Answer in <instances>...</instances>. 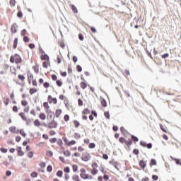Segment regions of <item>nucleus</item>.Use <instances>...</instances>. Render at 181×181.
<instances>
[{
    "label": "nucleus",
    "mask_w": 181,
    "mask_h": 181,
    "mask_svg": "<svg viewBox=\"0 0 181 181\" xmlns=\"http://www.w3.org/2000/svg\"><path fill=\"white\" fill-rule=\"evenodd\" d=\"M11 63H16V64H19V63H22V57L18 54H15L14 55H11L10 57Z\"/></svg>",
    "instance_id": "f257e3e1"
},
{
    "label": "nucleus",
    "mask_w": 181,
    "mask_h": 181,
    "mask_svg": "<svg viewBox=\"0 0 181 181\" xmlns=\"http://www.w3.org/2000/svg\"><path fill=\"white\" fill-rule=\"evenodd\" d=\"M128 141H129V142H128ZM128 141L124 137H120L119 139V142H120V144H125L127 146H131V145H132V139H129Z\"/></svg>",
    "instance_id": "f03ea898"
},
{
    "label": "nucleus",
    "mask_w": 181,
    "mask_h": 181,
    "mask_svg": "<svg viewBox=\"0 0 181 181\" xmlns=\"http://www.w3.org/2000/svg\"><path fill=\"white\" fill-rule=\"evenodd\" d=\"M139 145L141 146H143V148H147V149H152V143L148 144L146 141H141Z\"/></svg>",
    "instance_id": "7ed1b4c3"
},
{
    "label": "nucleus",
    "mask_w": 181,
    "mask_h": 181,
    "mask_svg": "<svg viewBox=\"0 0 181 181\" xmlns=\"http://www.w3.org/2000/svg\"><path fill=\"white\" fill-rule=\"evenodd\" d=\"M81 159L83 160V162H88V160L91 159V156H90V153L87 152L83 153Z\"/></svg>",
    "instance_id": "20e7f679"
},
{
    "label": "nucleus",
    "mask_w": 181,
    "mask_h": 181,
    "mask_svg": "<svg viewBox=\"0 0 181 181\" xmlns=\"http://www.w3.org/2000/svg\"><path fill=\"white\" fill-rule=\"evenodd\" d=\"M58 124L57 123L56 121L52 120L48 125L49 129H52V128H57Z\"/></svg>",
    "instance_id": "39448f33"
},
{
    "label": "nucleus",
    "mask_w": 181,
    "mask_h": 181,
    "mask_svg": "<svg viewBox=\"0 0 181 181\" xmlns=\"http://www.w3.org/2000/svg\"><path fill=\"white\" fill-rule=\"evenodd\" d=\"M11 33H16L18 32V25H16V23H13L11 25Z\"/></svg>",
    "instance_id": "423d86ee"
},
{
    "label": "nucleus",
    "mask_w": 181,
    "mask_h": 181,
    "mask_svg": "<svg viewBox=\"0 0 181 181\" xmlns=\"http://www.w3.org/2000/svg\"><path fill=\"white\" fill-rule=\"evenodd\" d=\"M16 151L18 156H23V151H22V147L17 146Z\"/></svg>",
    "instance_id": "0eeeda50"
},
{
    "label": "nucleus",
    "mask_w": 181,
    "mask_h": 181,
    "mask_svg": "<svg viewBox=\"0 0 181 181\" xmlns=\"http://www.w3.org/2000/svg\"><path fill=\"white\" fill-rule=\"evenodd\" d=\"M41 60H45V62H49L50 58L49 57V55H47L46 53H44V55L41 56Z\"/></svg>",
    "instance_id": "6e6552de"
},
{
    "label": "nucleus",
    "mask_w": 181,
    "mask_h": 181,
    "mask_svg": "<svg viewBox=\"0 0 181 181\" xmlns=\"http://www.w3.org/2000/svg\"><path fill=\"white\" fill-rule=\"evenodd\" d=\"M139 166L144 170V169H145V168H146V163H145V161L144 160H141L139 161Z\"/></svg>",
    "instance_id": "1a4fd4ad"
},
{
    "label": "nucleus",
    "mask_w": 181,
    "mask_h": 181,
    "mask_svg": "<svg viewBox=\"0 0 181 181\" xmlns=\"http://www.w3.org/2000/svg\"><path fill=\"white\" fill-rule=\"evenodd\" d=\"M23 121H26V125H30V124H32V121H33V119H28V117H26V116H23Z\"/></svg>",
    "instance_id": "9d476101"
},
{
    "label": "nucleus",
    "mask_w": 181,
    "mask_h": 181,
    "mask_svg": "<svg viewBox=\"0 0 181 181\" xmlns=\"http://www.w3.org/2000/svg\"><path fill=\"white\" fill-rule=\"evenodd\" d=\"M48 100H52L53 104H57V98H52V95H48Z\"/></svg>",
    "instance_id": "9b49d317"
},
{
    "label": "nucleus",
    "mask_w": 181,
    "mask_h": 181,
    "mask_svg": "<svg viewBox=\"0 0 181 181\" xmlns=\"http://www.w3.org/2000/svg\"><path fill=\"white\" fill-rule=\"evenodd\" d=\"M47 112L48 114L47 116V119H52L53 117V112H52V110H47Z\"/></svg>",
    "instance_id": "f8f14e48"
},
{
    "label": "nucleus",
    "mask_w": 181,
    "mask_h": 181,
    "mask_svg": "<svg viewBox=\"0 0 181 181\" xmlns=\"http://www.w3.org/2000/svg\"><path fill=\"white\" fill-rule=\"evenodd\" d=\"M71 10L73 11L74 13H78V10H77V7L75 5H71Z\"/></svg>",
    "instance_id": "ddd939ff"
},
{
    "label": "nucleus",
    "mask_w": 181,
    "mask_h": 181,
    "mask_svg": "<svg viewBox=\"0 0 181 181\" xmlns=\"http://www.w3.org/2000/svg\"><path fill=\"white\" fill-rule=\"evenodd\" d=\"M18 37H16L15 39H14V41H13V49H16V47H18Z\"/></svg>",
    "instance_id": "4468645a"
},
{
    "label": "nucleus",
    "mask_w": 181,
    "mask_h": 181,
    "mask_svg": "<svg viewBox=\"0 0 181 181\" xmlns=\"http://www.w3.org/2000/svg\"><path fill=\"white\" fill-rule=\"evenodd\" d=\"M131 139L133 142H138L139 141V139L136 137V136H134V134L131 135Z\"/></svg>",
    "instance_id": "2eb2a0df"
},
{
    "label": "nucleus",
    "mask_w": 181,
    "mask_h": 181,
    "mask_svg": "<svg viewBox=\"0 0 181 181\" xmlns=\"http://www.w3.org/2000/svg\"><path fill=\"white\" fill-rule=\"evenodd\" d=\"M33 69L36 74L39 73V64H36L35 66H33Z\"/></svg>",
    "instance_id": "dca6fc26"
},
{
    "label": "nucleus",
    "mask_w": 181,
    "mask_h": 181,
    "mask_svg": "<svg viewBox=\"0 0 181 181\" xmlns=\"http://www.w3.org/2000/svg\"><path fill=\"white\" fill-rule=\"evenodd\" d=\"M62 114V109H57L55 112V117L57 118H59L60 117V115Z\"/></svg>",
    "instance_id": "f3484780"
},
{
    "label": "nucleus",
    "mask_w": 181,
    "mask_h": 181,
    "mask_svg": "<svg viewBox=\"0 0 181 181\" xmlns=\"http://www.w3.org/2000/svg\"><path fill=\"white\" fill-rule=\"evenodd\" d=\"M48 66H50V62L47 61L42 63V67H44V69H47Z\"/></svg>",
    "instance_id": "a211bd4d"
},
{
    "label": "nucleus",
    "mask_w": 181,
    "mask_h": 181,
    "mask_svg": "<svg viewBox=\"0 0 181 181\" xmlns=\"http://www.w3.org/2000/svg\"><path fill=\"white\" fill-rule=\"evenodd\" d=\"M157 164V162H156V160L154 159V158H152L150 161V166L152 167V166H155Z\"/></svg>",
    "instance_id": "6ab92c4d"
},
{
    "label": "nucleus",
    "mask_w": 181,
    "mask_h": 181,
    "mask_svg": "<svg viewBox=\"0 0 181 181\" xmlns=\"http://www.w3.org/2000/svg\"><path fill=\"white\" fill-rule=\"evenodd\" d=\"M80 176L81 179H83L84 180L88 179V174L81 173Z\"/></svg>",
    "instance_id": "aec40b11"
},
{
    "label": "nucleus",
    "mask_w": 181,
    "mask_h": 181,
    "mask_svg": "<svg viewBox=\"0 0 181 181\" xmlns=\"http://www.w3.org/2000/svg\"><path fill=\"white\" fill-rule=\"evenodd\" d=\"M35 93H37V89H36V88H32L30 89V94L31 95H33V94H35Z\"/></svg>",
    "instance_id": "412c9836"
},
{
    "label": "nucleus",
    "mask_w": 181,
    "mask_h": 181,
    "mask_svg": "<svg viewBox=\"0 0 181 181\" xmlns=\"http://www.w3.org/2000/svg\"><path fill=\"white\" fill-rule=\"evenodd\" d=\"M91 111L89 110L88 108H85L83 111H82V114L83 115H86L87 114H90Z\"/></svg>",
    "instance_id": "4be33fe9"
},
{
    "label": "nucleus",
    "mask_w": 181,
    "mask_h": 181,
    "mask_svg": "<svg viewBox=\"0 0 181 181\" xmlns=\"http://www.w3.org/2000/svg\"><path fill=\"white\" fill-rule=\"evenodd\" d=\"M34 125H35V127H40L42 125V124L40 123V121H39V119H36L34 121Z\"/></svg>",
    "instance_id": "5701e85b"
},
{
    "label": "nucleus",
    "mask_w": 181,
    "mask_h": 181,
    "mask_svg": "<svg viewBox=\"0 0 181 181\" xmlns=\"http://www.w3.org/2000/svg\"><path fill=\"white\" fill-rule=\"evenodd\" d=\"M9 131H10V132H11L12 134H15V132H16V127H15V126H11V127L9 128Z\"/></svg>",
    "instance_id": "b1692460"
},
{
    "label": "nucleus",
    "mask_w": 181,
    "mask_h": 181,
    "mask_svg": "<svg viewBox=\"0 0 181 181\" xmlns=\"http://www.w3.org/2000/svg\"><path fill=\"white\" fill-rule=\"evenodd\" d=\"M97 173H98V170L95 168H93L91 170V175H93V176H95Z\"/></svg>",
    "instance_id": "393cba45"
},
{
    "label": "nucleus",
    "mask_w": 181,
    "mask_h": 181,
    "mask_svg": "<svg viewBox=\"0 0 181 181\" xmlns=\"http://www.w3.org/2000/svg\"><path fill=\"white\" fill-rule=\"evenodd\" d=\"M39 117L40 118V119H42V121H45V119H46V115L43 112H41L39 115Z\"/></svg>",
    "instance_id": "a878e982"
},
{
    "label": "nucleus",
    "mask_w": 181,
    "mask_h": 181,
    "mask_svg": "<svg viewBox=\"0 0 181 181\" xmlns=\"http://www.w3.org/2000/svg\"><path fill=\"white\" fill-rule=\"evenodd\" d=\"M81 87L83 90H86V88H87V83L84 81L81 82Z\"/></svg>",
    "instance_id": "bb28decb"
},
{
    "label": "nucleus",
    "mask_w": 181,
    "mask_h": 181,
    "mask_svg": "<svg viewBox=\"0 0 181 181\" xmlns=\"http://www.w3.org/2000/svg\"><path fill=\"white\" fill-rule=\"evenodd\" d=\"M43 107L45 108V110H47V111H49V108H50V106H49V103L47 102H45L43 103Z\"/></svg>",
    "instance_id": "cd10ccee"
},
{
    "label": "nucleus",
    "mask_w": 181,
    "mask_h": 181,
    "mask_svg": "<svg viewBox=\"0 0 181 181\" xmlns=\"http://www.w3.org/2000/svg\"><path fill=\"white\" fill-rule=\"evenodd\" d=\"M14 134H21V135L22 136H23V129H16V132Z\"/></svg>",
    "instance_id": "c85d7f7f"
},
{
    "label": "nucleus",
    "mask_w": 181,
    "mask_h": 181,
    "mask_svg": "<svg viewBox=\"0 0 181 181\" xmlns=\"http://www.w3.org/2000/svg\"><path fill=\"white\" fill-rule=\"evenodd\" d=\"M101 105L103 107H107V100H105L104 98L101 99Z\"/></svg>",
    "instance_id": "c756f323"
},
{
    "label": "nucleus",
    "mask_w": 181,
    "mask_h": 181,
    "mask_svg": "<svg viewBox=\"0 0 181 181\" xmlns=\"http://www.w3.org/2000/svg\"><path fill=\"white\" fill-rule=\"evenodd\" d=\"M57 176L58 177H62L63 176V171L61 170H59L57 172Z\"/></svg>",
    "instance_id": "7c9ffc66"
},
{
    "label": "nucleus",
    "mask_w": 181,
    "mask_h": 181,
    "mask_svg": "<svg viewBox=\"0 0 181 181\" xmlns=\"http://www.w3.org/2000/svg\"><path fill=\"white\" fill-rule=\"evenodd\" d=\"M73 172L76 173L77 170H78V166L76 164H74L72 165Z\"/></svg>",
    "instance_id": "2f4dec72"
},
{
    "label": "nucleus",
    "mask_w": 181,
    "mask_h": 181,
    "mask_svg": "<svg viewBox=\"0 0 181 181\" xmlns=\"http://www.w3.org/2000/svg\"><path fill=\"white\" fill-rule=\"evenodd\" d=\"M76 71L78 73H81L83 71V68L80 65H76Z\"/></svg>",
    "instance_id": "473e14b6"
},
{
    "label": "nucleus",
    "mask_w": 181,
    "mask_h": 181,
    "mask_svg": "<svg viewBox=\"0 0 181 181\" xmlns=\"http://www.w3.org/2000/svg\"><path fill=\"white\" fill-rule=\"evenodd\" d=\"M33 151H30L27 153V156L28 158H30V159H32V158H33Z\"/></svg>",
    "instance_id": "72a5a7b5"
},
{
    "label": "nucleus",
    "mask_w": 181,
    "mask_h": 181,
    "mask_svg": "<svg viewBox=\"0 0 181 181\" xmlns=\"http://www.w3.org/2000/svg\"><path fill=\"white\" fill-rule=\"evenodd\" d=\"M52 170H53V167L52 166V165H47V172L50 173V172H52Z\"/></svg>",
    "instance_id": "f704fd0d"
},
{
    "label": "nucleus",
    "mask_w": 181,
    "mask_h": 181,
    "mask_svg": "<svg viewBox=\"0 0 181 181\" xmlns=\"http://www.w3.org/2000/svg\"><path fill=\"white\" fill-rule=\"evenodd\" d=\"M49 142L51 144H56V142H57V139L56 137L49 139Z\"/></svg>",
    "instance_id": "c9c22d12"
},
{
    "label": "nucleus",
    "mask_w": 181,
    "mask_h": 181,
    "mask_svg": "<svg viewBox=\"0 0 181 181\" xmlns=\"http://www.w3.org/2000/svg\"><path fill=\"white\" fill-rule=\"evenodd\" d=\"M64 173H70V167L66 166L64 168Z\"/></svg>",
    "instance_id": "e433bc0d"
},
{
    "label": "nucleus",
    "mask_w": 181,
    "mask_h": 181,
    "mask_svg": "<svg viewBox=\"0 0 181 181\" xmlns=\"http://www.w3.org/2000/svg\"><path fill=\"white\" fill-rule=\"evenodd\" d=\"M64 156L69 157L71 155V153L69 150H66L64 152Z\"/></svg>",
    "instance_id": "4c0bfd02"
},
{
    "label": "nucleus",
    "mask_w": 181,
    "mask_h": 181,
    "mask_svg": "<svg viewBox=\"0 0 181 181\" xmlns=\"http://www.w3.org/2000/svg\"><path fill=\"white\" fill-rule=\"evenodd\" d=\"M65 122H68L70 120V116L69 115H65L64 117Z\"/></svg>",
    "instance_id": "58836bf2"
},
{
    "label": "nucleus",
    "mask_w": 181,
    "mask_h": 181,
    "mask_svg": "<svg viewBox=\"0 0 181 181\" xmlns=\"http://www.w3.org/2000/svg\"><path fill=\"white\" fill-rule=\"evenodd\" d=\"M160 128L161 131H163V132H165V134H168V131L166 130V129H165V127H163V125H162V124H160Z\"/></svg>",
    "instance_id": "ea45409f"
},
{
    "label": "nucleus",
    "mask_w": 181,
    "mask_h": 181,
    "mask_svg": "<svg viewBox=\"0 0 181 181\" xmlns=\"http://www.w3.org/2000/svg\"><path fill=\"white\" fill-rule=\"evenodd\" d=\"M31 177H37V172L33 171L30 174Z\"/></svg>",
    "instance_id": "a19ab883"
},
{
    "label": "nucleus",
    "mask_w": 181,
    "mask_h": 181,
    "mask_svg": "<svg viewBox=\"0 0 181 181\" xmlns=\"http://www.w3.org/2000/svg\"><path fill=\"white\" fill-rule=\"evenodd\" d=\"M104 116L105 117V118H107V119H110V112L107 111L104 112Z\"/></svg>",
    "instance_id": "79ce46f5"
},
{
    "label": "nucleus",
    "mask_w": 181,
    "mask_h": 181,
    "mask_svg": "<svg viewBox=\"0 0 181 181\" xmlns=\"http://www.w3.org/2000/svg\"><path fill=\"white\" fill-rule=\"evenodd\" d=\"M56 84L58 86V87H62V86H63V82H62L60 80H57Z\"/></svg>",
    "instance_id": "37998d69"
},
{
    "label": "nucleus",
    "mask_w": 181,
    "mask_h": 181,
    "mask_svg": "<svg viewBox=\"0 0 181 181\" xmlns=\"http://www.w3.org/2000/svg\"><path fill=\"white\" fill-rule=\"evenodd\" d=\"M74 124L75 125V128H78L80 127V122L77 120H74Z\"/></svg>",
    "instance_id": "c03bdc74"
},
{
    "label": "nucleus",
    "mask_w": 181,
    "mask_h": 181,
    "mask_svg": "<svg viewBox=\"0 0 181 181\" xmlns=\"http://www.w3.org/2000/svg\"><path fill=\"white\" fill-rule=\"evenodd\" d=\"M30 40L29 37L25 35L23 36V42H25V43L29 42Z\"/></svg>",
    "instance_id": "a18cd8bd"
},
{
    "label": "nucleus",
    "mask_w": 181,
    "mask_h": 181,
    "mask_svg": "<svg viewBox=\"0 0 181 181\" xmlns=\"http://www.w3.org/2000/svg\"><path fill=\"white\" fill-rule=\"evenodd\" d=\"M57 144L59 146H62V145H63V140H62V139H58Z\"/></svg>",
    "instance_id": "49530a36"
},
{
    "label": "nucleus",
    "mask_w": 181,
    "mask_h": 181,
    "mask_svg": "<svg viewBox=\"0 0 181 181\" xmlns=\"http://www.w3.org/2000/svg\"><path fill=\"white\" fill-rule=\"evenodd\" d=\"M71 145H76V140H71L69 141L67 146H71Z\"/></svg>",
    "instance_id": "de8ad7c7"
},
{
    "label": "nucleus",
    "mask_w": 181,
    "mask_h": 181,
    "mask_svg": "<svg viewBox=\"0 0 181 181\" xmlns=\"http://www.w3.org/2000/svg\"><path fill=\"white\" fill-rule=\"evenodd\" d=\"M88 147L90 149H94L95 148V143H90L88 145Z\"/></svg>",
    "instance_id": "09e8293b"
},
{
    "label": "nucleus",
    "mask_w": 181,
    "mask_h": 181,
    "mask_svg": "<svg viewBox=\"0 0 181 181\" xmlns=\"http://www.w3.org/2000/svg\"><path fill=\"white\" fill-rule=\"evenodd\" d=\"M62 139H63V141H64V142L66 144V145H69V139H67V137H66V136H64L63 138H62Z\"/></svg>",
    "instance_id": "8fccbe9b"
},
{
    "label": "nucleus",
    "mask_w": 181,
    "mask_h": 181,
    "mask_svg": "<svg viewBox=\"0 0 181 181\" xmlns=\"http://www.w3.org/2000/svg\"><path fill=\"white\" fill-rule=\"evenodd\" d=\"M10 5H11V6H15V5H16V0H10Z\"/></svg>",
    "instance_id": "3c124183"
},
{
    "label": "nucleus",
    "mask_w": 181,
    "mask_h": 181,
    "mask_svg": "<svg viewBox=\"0 0 181 181\" xmlns=\"http://www.w3.org/2000/svg\"><path fill=\"white\" fill-rule=\"evenodd\" d=\"M78 39H79V40L83 42V40H84V35H83V34H81V33L78 34Z\"/></svg>",
    "instance_id": "603ef678"
},
{
    "label": "nucleus",
    "mask_w": 181,
    "mask_h": 181,
    "mask_svg": "<svg viewBox=\"0 0 181 181\" xmlns=\"http://www.w3.org/2000/svg\"><path fill=\"white\" fill-rule=\"evenodd\" d=\"M133 153H134V155H139V150L137 148H134L133 150Z\"/></svg>",
    "instance_id": "864d4df0"
},
{
    "label": "nucleus",
    "mask_w": 181,
    "mask_h": 181,
    "mask_svg": "<svg viewBox=\"0 0 181 181\" xmlns=\"http://www.w3.org/2000/svg\"><path fill=\"white\" fill-rule=\"evenodd\" d=\"M78 105L79 107H83V100H81L80 98L78 100Z\"/></svg>",
    "instance_id": "5fc2aeb1"
},
{
    "label": "nucleus",
    "mask_w": 181,
    "mask_h": 181,
    "mask_svg": "<svg viewBox=\"0 0 181 181\" xmlns=\"http://www.w3.org/2000/svg\"><path fill=\"white\" fill-rule=\"evenodd\" d=\"M43 86L45 88H49V87H50V83H49V82H45Z\"/></svg>",
    "instance_id": "6e6d98bb"
},
{
    "label": "nucleus",
    "mask_w": 181,
    "mask_h": 181,
    "mask_svg": "<svg viewBox=\"0 0 181 181\" xmlns=\"http://www.w3.org/2000/svg\"><path fill=\"white\" fill-rule=\"evenodd\" d=\"M152 179H153V180L157 181V180H158L159 177L156 175H152Z\"/></svg>",
    "instance_id": "4d7b16f0"
},
{
    "label": "nucleus",
    "mask_w": 181,
    "mask_h": 181,
    "mask_svg": "<svg viewBox=\"0 0 181 181\" xmlns=\"http://www.w3.org/2000/svg\"><path fill=\"white\" fill-rule=\"evenodd\" d=\"M52 80H53V81H57V76L56 74H52Z\"/></svg>",
    "instance_id": "13d9d810"
},
{
    "label": "nucleus",
    "mask_w": 181,
    "mask_h": 181,
    "mask_svg": "<svg viewBox=\"0 0 181 181\" xmlns=\"http://www.w3.org/2000/svg\"><path fill=\"white\" fill-rule=\"evenodd\" d=\"M17 16L18 18H22L23 16V13H22V11H18L17 13Z\"/></svg>",
    "instance_id": "bf43d9fd"
},
{
    "label": "nucleus",
    "mask_w": 181,
    "mask_h": 181,
    "mask_svg": "<svg viewBox=\"0 0 181 181\" xmlns=\"http://www.w3.org/2000/svg\"><path fill=\"white\" fill-rule=\"evenodd\" d=\"M161 57L163 59H167V57H169V53H165V54L161 55Z\"/></svg>",
    "instance_id": "052dcab7"
},
{
    "label": "nucleus",
    "mask_w": 181,
    "mask_h": 181,
    "mask_svg": "<svg viewBox=\"0 0 181 181\" xmlns=\"http://www.w3.org/2000/svg\"><path fill=\"white\" fill-rule=\"evenodd\" d=\"M40 166L43 169L45 168H46V163L45 162H41V163L40 164Z\"/></svg>",
    "instance_id": "680f3d73"
},
{
    "label": "nucleus",
    "mask_w": 181,
    "mask_h": 181,
    "mask_svg": "<svg viewBox=\"0 0 181 181\" xmlns=\"http://www.w3.org/2000/svg\"><path fill=\"white\" fill-rule=\"evenodd\" d=\"M103 158L105 159V160H108V155L103 153Z\"/></svg>",
    "instance_id": "e2e57ef3"
},
{
    "label": "nucleus",
    "mask_w": 181,
    "mask_h": 181,
    "mask_svg": "<svg viewBox=\"0 0 181 181\" xmlns=\"http://www.w3.org/2000/svg\"><path fill=\"white\" fill-rule=\"evenodd\" d=\"M21 139H22V137H21V136H17L16 137V141L17 142H21Z\"/></svg>",
    "instance_id": "0e129e2a"
},
{
    "label": "nucleus",
    "mask_w": 181,
    "mask_h": 181,
    "mask_svg": "<svg viewBox=\"0 0 181 181\" xmlns=\"http://www.w3.org/2000/svg\"><path fill=\"white\" fill-rule=\"evenodd\" d=\"M47 155H48V156H53V151H47Z\"/></svg>",
    "instance_id": "69168bd1"
},
{
    "label": "nucleus",
    "mask_w": 181,
    "mask_h": 181,
    "mask_svg": "<svg viewBox=\"0 0 181 181\" xmlns=\"http://www.w3.org/2000/svg\"><path fill=\"white\" fill-rule=\"evenodd\" d=\"M91 115H93V117H97V112L95 110H92L91 111Z\"/></svg>",
    "instance_id": "338daca9"
},
{
    "label": "nucleus",
    "mask_w": 181,
    "mask_h": 181,
    "mask_svg": "<svg viewBox=\"0 0 181 181\" xmlns=\"http://www.w3.org/2000/svg\"><path fill=\"white\" fill-rule=\"evenodd\" d=\"M28 47H30V49H33L35 47V45L33 43H30L28 45Z\"/></svg>",
    "instance_id": "774afa93"
}]
</instances>
